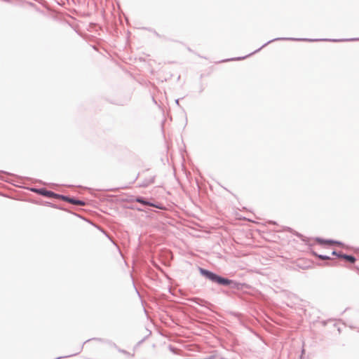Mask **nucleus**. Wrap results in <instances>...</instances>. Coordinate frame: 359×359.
<instances>
[{"label":"nucleus","instance_id":"1","mask_svg":"<svg viewBox=\"0 0 359 359\" xmlns=\"http://www.w3.org/2000/svg\"><path fill=\"white\" fill-rule=\"evenodd\" d=\"M201 274L204 275L206 278L210 279V280L217 283V278L219 276L209 271L201 269H200Z\"/></svg>","mask_w":359,"mask_h":359},{"label":"nucleus","instance_id":"2","mask_svg":"<svg viewBox=\"0 0 359 359\" xmlns=\"http://www.w3.org/2000/svg\"><path fill=\"white\" fill-rule=\"evenodd\" d=\"M217 283L220 285H227L230 283V280L219 276V278H217Z\"/></svg>","mask_w":359,"mask_h":359},{"label":"nucleus","instance_id":"3","mask_svg":"<svg viewBox=\"0 0 359 359\" xmlns=\"http://www.w3.org/2000/svg\"><path fill=\"white\" fill-rule=\"evenodd\" d=\"M339 257H343L344 259L351 262V263H353L355 261V259L354 257L353 256H351V255H339Z\"/></svg>","mask_w":359,"mask_h":359},{"label":"nucleus","instance_id":"4","mask_svg":"<svg viewBox=\"0 0 359 359\" xmlns=\"http://www.w3.org/2000/svg\"><path fill=\"white\" fill-rule=\"evenodd\" d=\"M69 202H70L72 204H75V205H83V203L81 202V201L79 200H76V199H73V198H69L67 200Z\"/></svg>","mask_w":359,"mask_h":359},{"label":"nucleus","instance_id":"5","mask_svg":"<svg viewBox=\"0 0 359 359\" xmlns=\"http://www.w3.org/2000/svg\"><path fill=\"white\" fill-rule=\"evenodd\" d=\"M40 193L44 196H52L53 193L48 191H40Z\"/></svg>","mask_w":359,"mask_h":359},{"label":"nucleus","instance_id":"6","mask_svg":"<svg viewBox=\"0 0 359 359\" xmlns=\"http://www.w3.org/2000/svg\"><path fill=\"white\" fill-rule=\"evenodd\" d=\"M318 241L320 243H337V244H340V243L339 242H334L333 241H323V240H318Z\"/></svg>","mask_w":359,"mask_h":359},{"label":"nucleus","instance_id":"7","mask_svg":"<svg viewBox=\"0 0 359 359\" xmlns=\"http://www.w3.org/2000/svg\"><path fill=\"white\" fill-rule=\"evenodd\" d=\"M319 257L322 259H329V257L325 256V255H319Z\"/></svg>","mask_w":359,"mask_h":359},{"label":"nucleus","instance_id":"8","mask_svg":"<svg viewBox=\"0 0 359 359\" xmlns=\"http://www.w3.org/2000/svg\"><path fill=\"white\" fill-rule=\"evenodd\" d=\"M137 202H139V203H143V204H145V203H146L143 200H142V199H140V198H137Z\"/></svg>","mask_w":359,"mask_h":359},{"label":"nucleus","instance_id":"9","mask_svg":"<svg viewBox=\"0 0 359 359\" xmlns=\"http://www.w3.org/2000/svg\"><path fill=\"white\" fill-rule=\"evenodd\" d=\"M332 255H337V252L335 251H333L332 252Z\"/></svg>","mask_w":359,"mask_h":359}]
</instances>
